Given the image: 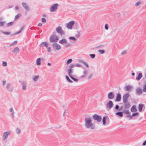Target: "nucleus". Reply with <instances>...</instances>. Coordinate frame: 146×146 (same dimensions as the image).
Here are the masks:
<instances>
[{
  "mask_svg": "<svg viewBox=\"0 0 146 146\" xmlns=\"http://www.w3.org/2000/svg\"><path fill=\"white\" fill-rule=\"evenodd\" d=\"M92 119L90 117H85V125L87 128H91L92 129H95V127L94 125L92 122Z\"/></svg>",
  "mask_w": 146,
  "mask_h": 146,
  "instance_id": "1",
  "label": "nucleus"
},
{
  "mask_svg": "<svg viewBox=\"0 0 146 146\" xmlns=\"http://www.w3.org/2000/svg\"><path fill=\"white\" fill-rule=\"evenodd\" d=\"M59 38V36L57 35V33L54 32L50 36L49 40L51 42H57Z\"/></svg>",
  "mask_w": 146,
  "mask_h": 146,
  "instance_id": "2",
  "label": "nucleus"
},
{
  "mask_svg": "<svg viewBox=\"0 0 146 146\" xmlns=\"http://www.w3.org/2000/svg\"><path fill=\"white\" fill-rule=\"evenodd\" d=\"M19 82L21 84L22 90H26L27 87V82L25 81H22L21 80H19Z\"/></svg>",
  "mask_w": 146,
  "mask_h": 146,
  "instance_id": "3",
  "label": "nucleus"
},
{
  "mask_svg": "<svg viewBox=\"0 0 146 146\" xmlns=\"http://www.w3.org/2000/svg\"><path fill=\"white\" fill-rule=\"evenodd\" d=\"M56 33H57L60 34L61 36L62 35H64V33L62 29V28L60 26H59L56 29Z\"/></svg>",
  "mask_w": 146,
  "mask_h": 146,
  "instance_id": "4",
  "label": "nucleus"
},
{
  "mask_svg": "<svg viewBox=\"0 0 146 146\" xmlns=\"http://www.w3.org/2000/svg\"><path fill=\"white\" fill-rule=\"evenodd\" d=\"M58 6V5L57 3H55L53 4L50 7V11L51 12L55 11L57 10Z\"/></svg>",
  "mask_w": 146,
  "mask_h": 146,
  "instance_id": "5",
  "label": "nucleus"
},
{
  "mask_svg": "<svg viewBox=\"0 0 146 146\" xmlns=\"http://www.w3.org/2000/svg\"><path fill=\"white\" fill-rule=\"evenodd\" d=\"M93 118L98 122H100L102 119V117L100 116L97 114H95L93 115Z\"/></svg>",
  "mask_w": 146,
  "mask_h": 146,
  "instance_id": "6",
  "label": "nucleus"
},
{
  "mask_svg": "<svg viewBox=\"0 0 146 146\" xmlns=\"http://www.w3.org/2000/svg\"><path fill=\"white\" fill-rule=\"evenodd\" d=\"M7 90L10 92H12L13 90V87L10 83H7L6 85Z\"/></svg>",
  "mask_w": 146,
  "mask_h": 146,
  "instance_id": "7",
  "label": "nucleus"
},
{
  "mask_svg": "<svg viewBox=\"0 0 146 146\" xmlns=\"http://www.w3.org/2000/svg\"><path fill=\"white\" fill-rule=\"evenodd\" d=\"M74 23V21H71L69 22L67 24L66 27L68 29H72V26L73 25Z\"/></svg>",
  "mask_w": 146,
  "mask_h": 146,
  "instance_id": "8",
  "label": "nucleus"
},
{
  "mask_svg": "<svg viewBox=\"0 0 146 146\" xmlns=\"http://www.w3.org/2000/svg\"><path fill=\"white\" fill-rule=\"evenodd\" d=\"M129 96V95L128 93L124 95L123 97V103H126V102H128V98Z\"/></svg>",
  "mask_w": 146,
  "mask_h": 146,
  "instance_id": "9",
  "label": "nucleus"
},
{
  "mask_svg": "<svg viewBox=\"0 0 146 146\" xmlns=\"http://www.w3.org/2000/svg\"><path fill=\"white\" fill-rule=\"evenodd\" d=\"M10 134V131H7L4 132L3 133V140L5 141L6 139L7 138L8 136Z\"/></svg>",
  "mask_w": 146,
  "mask_h": 146,
  "instance_id": "10",
  "label": "nucleus"
},
{
  "mask_svg": "<svg viewBox=\"0 0 146 146\" xmlns=\"http://www.w3.org/2000/svg\"><path fill=\"white\" fill-rule=\"evenodd\" d=\"M113 104L111 100L109 101L106 105V107L107 109H111L113 106Z\"/></svg>",
  "mask_w": 146,
  "mask_h": 146,
  "instance_id": "11",
  "label": "nucleus"
},
{
  "mask_svg": "<svg viewBox=\"0 0 146 146\" xmlns=\"http://www.w3.org/2000/svg\"><path fill=\"white\" fill-rule=\"evenodd\" d=\"M52 47L54 50H60L61 48V46L57 43H54L52 44Z\"/></svg>",
  "mask_w": 146,
  "mask_h": 146,
  "instance_id": "12",
  "label": "nucleus"
},
{
  "mask_svg": "<svg viewBox=\"0 0 146 146\" xmlns=\"http://www.w3.org/2000/svg\"><path fill=\"white\" fill-rule=\"evenodd\" d=\"M115 96V95L113 92H111L109 93L108 95V98L110 100L113 99Z\"/></svg>",
  "mask_w": 146,
  "mask_h": 146,
  "instance_id": "13",
  "label": "nucleus"
},
{
  "mask_svg": "<svg viewBox=\"0 0 146 146\" xmlns=\"http://www.w3.org/2000/svg\"><path fill=\"white\" fill-rule=\"evenodd\" d=\"M22 6L27 11H29V7L27 3L25 2H23L22 3Z\"/></svg>",
  "mask_w": 146,
  "mask_h": 146,
  "instance_id": "14",
  "label": "nucleus"
},
{
  "mask_svg": "<svg viewBox=\"0 0 146 146\" xmlns=\"http://www.w3.org/2000/svg\"><path fill=\"white\" fill-rule=\"evenodd\" d=\"M136 93L138 95H140L142 93V89L138 88L136 89Z\"/></svg>",
  "mask_w": 146,
  "mask_h": 146,
  "instance_id": "15",
  "label": "nucleus"
},
{
  "mask_svg": "<svg viewBox=\"0 0 146 146\" xmlns=\"http://www.w3.org/2000/svg\"><path fill=\"white\" fill-rule=\"evenodd\" d=\"M131 88V87L130 85L125 86L123 88L124 90L126 91H130Z\"/></svg>",
  "mask_w": 146,
  "mask_h": 146,
  "instance_id": "16",
  "label": "nucleus"
},
{
  "mask_svg": "<svg viewBox=\"0 0 146 146\" xmlns=\"http://www.w3.org/2000/svg\"><path fill=\"white\" fill-rule=\"evenodd\" d=\"M88 70H84L83 72V75L81 76H80V78H83L86 77L88 74Z\"/></svg>",
  "mask_w": 146,
  "mask_h": 146,
  "instance_id": "17",
  "label": "nucleus"
},
{
  "mask_svg": "<svg viewBox=\"0 0 146 146\" xmlns=\"http://www.w3.org/2000/svg\"><path fill=\"white\" fill-rule=\"evenodd\" d=\"M39 46L40 47H45L46 48H47L48 46V44L46 42H42L40 44Z\"/></svg>",
  "mask_w": 146,
  "mask_h": 146,
  "instance_id": "18",
  "label": "nucleus"
},
{
  "mask_svg": "<svg viewBox=\"0 0 146 146\" xmlns=\"http://www.w3.org/2000/svg\"><path fill=\"white\" fill-rule=\"evenodd\" d=\"M121 95L119 93H118L117 94L116 99L115 100V101L119 102L121 100Z\"/></svg>",
  "mask_w": 146,
  "mask_h": 146,
  "instance_id": "19",
  "label": "nucleus"
},
{
  "mask_svg": "<svg viewBox=\"0 0 146 146\" xmlns=\"http://www.w3.org/2000/svg\"><path fill=\"white\" fill-rule=\"evenodd\" d=\"M67 42V40L66 38H63L59 40V42L61 44H66Z\"/></svg>",
  "mask_w": 146,
  "mask_h": 146,
  "instance_id": "20",
  "label": "nucleus"
},
{
  "mask_svg": "<svg viewBox=\"0 0 146 146\" xmlns=\"http://www.w3.org/2000/svg\"><path fill=\"white\" fill-rule=\"evenodd\" d=\"M124 107L125 109H128L130 106V104L128 102H127L126 103H124Z\"/></svg>",
  "mask_w": 146,
  "mask_h": 146,
  "instance_id": "21",
  "label": "nucleus"
},
{
  "mask_svg": "<svg viewBox=\"0 0 146 146\" xmlns=\"http://www.w3.org/2000/svg\"><path fill=\"white\" fill-rule=\"evenodd\" d=\"M144 106V104H139L138 105V109L139 111L141 112L142 111V109Z\"/></svg>",
  "mask_w": 146,
  "mask_h": 146,
  "instance_id": "22",
  "label": "nucleus"
},
{
  "mask_svg": "<svg viewBox=\"0 0 146 146\" xmlns=\"http://www.w3.org/2000/svg\"><path fill=\"white\" fill-rule=\"evenodd\" d=\"M131 111L133 112H136L137 110L136 108V106L135 105L133 106L131 109Z\"/></svg>",
  "mask_w": 146,
  "mask_h": 146,
  "instance_id": "23",
  "label": "nucleus"
},
{
  "mask_svg": "<svg viewBox=\"0 0 146 146\" xmlns=\"http://www.w3.org/2000/svg\"><path fill=\"white\" fill-rule=\"evenodd\" d=\"M142 77V74L141 73H139L138 76L136 77V80H139Z\"/></svg>",
  "mask_w": 146,
  "mask_h": 146,
  "instance_id": "24",
  "label": "nucleus"
},
{
  "mask_svg": "<svg viewBox=\"0 0 146 146\" xmlns=\"http://www.w3.org/2000/svg\"><path fill=\"white\" fill-rule=\"evenodd\" d=\"M80 62L83 64L85 65L87 68H88L89 67V66L88 63L83 60H80Z\"/></svg>",
  "mask_w": 146,
  "mask_h": 146,
  "instance_id": "25",
  "label": "nucleus"
},
{
  "mask_svg": "<svg viewBox=\"0 0 146 146\" xmlns=\"http://www.w3.org/2000/svg\"><path fill=\"white\" fill-rule=\"evenodd\" d=\"M67 72L68 73V75L70 76V77L71 76H72L71 74H72L73 72L72 70L70 69H68L67 70Z\"/></svg>",
  "mask_w": 146,
  "mask_h": 146,
  "instance_id": "26",
  "label": "nucleus"
},
{
  "mask_svg": "<svg viewBox=\"0 0 146 146\" xmlns=\"http://www.w3.org/2000/svg\"><path fill=\"white\" fill-rule=\"evenodd\" d=\"M12 51L13 53H18L19 51V49L18 47H16Z\"/></svg>",
  "mask_w": 146,
  "mask_h": 146,
  "instance_id": "27",
  "label": "nucleus"
},
{
  "mask_svg": "<svg viewBox=\"0 0 146 146\" xmlns=\"http://www.w3.org/2000/svg\"><path fill=\"white\" fill-rule=\"evenodd\" d=\"M24 27H25L24 26H22L21 29L19 31L17 32V33H15V34L13 35H12L19 34L20 33H21V32L22 30L24 29Z\"/></svg>",
  "mask_w": 146,
  "mask_h": 146,
  "instance_id": "28",
  "label": "nucleus"
},
{
  "mask_svg": "<svg viewBox=\"0 0 146 146\" xmlns=\"http://www.w3.org/2000/svg\"><path fill=\"white\" fill-rule=\"evenodd\" d=\"M9 111L10 112L12 113V116L13 118H14L15 115L14 114V111L12 108H11L9 109Z\"/></svg>",
  "mask_w": 146,
  "mask_h": 146,
  "instance_id": "29",
  "label": "nucleus"
},
{
  "mask_svg": "<svg viewBox=\"0 0 146 146\" xmlns=\"http://www.w3.org/2000/svg\"><path fill=\"white\" fill-rule=\"evenodd\" d=\"M116 114L121 117H122L123 115V112H117L116 113Z\"/></svg>",
  "mask_w": 146,
  "mask_h": 146,
  "instance_id": "30",
  "label": "nucleus"
},
{
  "mask_svg": "<svg viewBox=\"0 0 146 146\" xmlns=\"http://www.w3.org/2000/svg\"><path fill=\"white\" fill-rule=\"evenodd\" d=\"M41 58H38L36 60V63L38 65H40L41 64L40 62Z\"/></svg>",
  "mask_w": 146,
  "mask_h": 146,
  "instance_id": "31",
  "label": "nucleus"
},
{
  "mask_svg": "<svg viewBox=\"0 0 146 146\" xmlns=\"http://www.w3.org/2000/svg\"><path fill=\"white\" fill-rule=\"evenodd\" d=\"M39 77V75H37L35 76L33 78V81H37Z\"/></svg>",
  "mask_w": 146,
  "mask_h": 146,
  "instance_id": "32",
  "label": "nucleus"
},
{
  "mask_svg": "<svg viewBox=\"0 0 146 146\" xmlns=\"http://www.w3.org/2000/svg\"><path fill=\"white\" fill-rule=\"evenodd\" d=\"M66 78L67 80L70 83H72L73 82V81L70 80V78H69L68 76L66 75Z\"/></svg>",
  "mask_w": 146,
  "mask_h": 146,
  "instance_id": "33",
  "label": "nucleus"
},
{
  "mask_svg": "<svg viewBox=\"0 0 146 146\" xmlns=\"http://www.w3.org/2000/svg\"><path fill=\"white\" fill-rule=\"evenodd\" d=\"M122 112H123V113L125 114H129V111L128 110H125L124 109L123 110V111H122Z\"/></svg>",
  "mask_w": 146,
  "mask_h": 146,
  "instance_id": "34",
  "label": "nucleus"
},
{
  "mask_svg": "<svg viewBox=\"0 0 146 146\" xmlns=\"http://www.w3.org/2000/svg\"><path fill=\"white\" fill-rule=\"evenodd\" d=\"M21 130L19 128H17L16 130V133L17 134H19L20 133Z\"/></svg>",
  "mask_w": 146,
  "mask_h": 146,
  "instance_id": "35",
  "label": "nucleus"
},
{
  "mask_svg": "<svg viewBox=\"0 0 146 146\" xmlns=\"http://www.w3.org/2000/svg\"><path fill=\"white\" fill-rule=\"evenodd\" d=\"M21 16V15L19 14H18L15 16V17L14 20H15L18 19Z\"/></svg>",
  "mask_w": 146,
  "mask_h": 146,
  "instance_id": "36",
  "label": "nucleus"
},
{
  "mask_svg": "<svg viewBox=\"0 0 146 146\" xmlns=\"http://www.w3.org/2000/svg\"><path fill=\"white\" fill-rule=\"evenodd\" d=\"M72 59H69L67 61L66 64L67 65L69 64L70 63H71L72 62Z\"/></svg>",
  "mask_w": 146,
  "mask_h": 146,
  "instance_id": "37",
  "label": "nucleus"
},
{
  "mask_svg": "<svg viewBox=\"0 0 146 146\" xmlns=\"http://www.w3.org/2000/svg\"><path fill=\"white\" fill-rule=\"evenodd\" d=\"M98 52L100 54H103L105 52V51L104 50L101 49L99 50H98Z\"/></svg>",
  "mask_w": 146,
  "mask_h": 146,
  "instance_id": "38",
  "label": "nucleus"
},
{
  "mask_svg": "<svg viewBox=\"0 0 146 146\" xmlns=\"http://www.w3.org/2000/svg\"><path fill=\"white\" fill-rule=\"evenodd\" d=\"M106 117H104L102 119V121L103 125L105 124L106 123Z\"/></svg>",
  "mask_w": 146,
  "mask_h": 146,
  "instance_id": "39",
  "label": "nucleus"
},
{
  "mask_svg": "<svg viewBox=\"0 0 146 146\" xmlns=\"http://www.w3.org/2000/svg\"><path fill=\"white\" fill-rule=\"evenodd\" d=\"M17 43V41H14L10 45V46H13L16 44Z\"/></svg>",
  "mask_w": 146,
  "mask_h": 146,
  "instance_id": "40",
  "label": "nucleus"
},
{
  "mask_svg": "<svg viewBox=\"0 0 146 146\" xmlns=\"http://www.w3.org/2000/svg\"><path fill=\"white\" fill-rule=\"evenodd\" d=\"M143 91L144 92H146V84L143 86Z\"/></svg>",
  "mask_w": 146,
  "mask_h": 146,
  "instance_id": "41",
  "label": "nucleus"
},
{
  "mask_svg": "<svg viewBox=\"0 0 146 146\" xmlns=\"http://www.w3.org/2000/svg\"><path fill=\"white\" fill-rule=\"evenodd\" d=\"M75 82H78V79H76L73 77L72 76L70 77Z\"/></svg>",
  "mask_w": 146,
  "mask_h": 146,
  "instance_id": "42",
  "label": "nucleus"
},
{
  "mask_svg": "<svg viewBox=\"0 0 146 146\" xmlns=\"http://www.w3.org/2000/svg\"><path fill=\"white\" fill-rule=\"evenodd\" d=\"M92 74L91 73L90 74L88 77L87 78L88 80L90 79L92 77Z\"/></svg>",
  "mask_w": 146,
  "mask_h": 146,
  "instance_id": "43",
  "label": "nucleus"
},
{
  "mask_svg": "<svg viewBox=\"0 0 146 146\" xmlns=\"http://www.w3.org/2000/svg\"><path fill=\"white\" fill-rule=\"evenodd\" d=\"M90 56L91 58L92 59L94 58L96 56V55L94 54H90Z\"/></svg>",
  "mask_w": 146,
  "mask_h": 146,
  "instance_id": "44",
  "label": "nucleus"
},
{
  "mask_svg": "<svg viewBox=\"0 0 146 146\" xmlns=\"http://www.w3.org/2000/svg\"><path fill=\"white\" fill-rule=\"evenodd\" d=\"M64 46L66 48L68 47L71 46V44L70 43H67Z\"/></svg>",
  "mask_w": 146,
  "mask_h": 146,
  "instance_id": "45",
  "label": "nucleus"
},
{
  "mask_svg": "<svg viewBox=\"0 0 146 146\" xmlns=\"http://www.w3.org/2000/svg\"><path fill=\"white\" fill-rule=\"evenodd\" d=\"M75 66V65L74 64H70L69 67V68L72 69Z\"/></svg>",
  "mask_w": 146,
  "mask_h": 146,
  "instance_id": "46",
  "label": "nucleus"
},
{
  "mask_svg": "<svg viewBox=\"0 0 146 146\" xmlns=\"http://www.w3.org/2000/svg\"><path fill=\"white\" fill-rule=\"evenodd\" d=\"M13 23L12 22H10L7 23V26H10L12 25Z\"/></svg>",
  "mask_w": 146,
  "mask_h": 146,
  "instance_id": "47",
  "label": "nucleus"
},
{
  "mask_svg": "<svg viewBox=\"0 0 146 146\" xmlns=\"http://www.w3.org/2000/svg\"><path fill=\"white\" fill-rule=\"evenodd\" d=\"M127 51L125 50L123 51L121 53V54L122 55H124L125 54L127 53Z\"/></svg>",
  "mask_w": 146,
  "mask_h": 146,
  "instance_id": "48",
  "label": "nucleus"
},
{
  "mask_svg": "<svg viewBox=\"0 0 146 146\" xmlns=\"http://www.w3.org/2000/svg\"><path fill=\"white\" fill-rule=\"evenodd\" d=\"M2 32L4 34L6 35H9L11 33L9 32Z\"/></svg>",
  "mask_w": 146,
  "mask_h": 146,
  "instance_id": "49",
  "label": "nucleus"
},
{
  "mask_svg": "<svg viewBox=\"0 0 146 146\" xmlns=\"http://www.w3.org/2000/svg\"><path fill=\"white\" fill-rule=\"evenodd\" d=\"M2 65L4 66H7V62H6L3 61Z\"/></svg>",
  "mask_w": 146,
  "mask_h": 146,
  "instance_id": "50",
  "label": "nucleus"
},
{
  "mask_svg": "<svg viewBox=\"0 0 146 146\" xmlns=\"http://www.w3.org/2000/svg\"><path fill=\"white\" fill-rule=\"evenodd\" d=\"M69 39L70 40H76V38L73 37H70Z\"/></svg>",
  "mask_w": 146,
  "mask_h": 146,
  "instance_id": "51",
  "label": "nucleus"
},
{
  "mask_svg": "<svg viewBox=\"0 0 146 146\" xmlns=\"http://www.w3.org/2000/svg\"><path fill=\"white\" fill-rule=\"evenodd\" d=\"M105 28L106 30H108V25L107 24H105Z\"/></svg>",
  "mask_w": 146,
  "mask_h": 146,
  "instance_id": "52",
  "label": "nucleus"
},
{
  "mask_svg": "<svg viewBox=\"0 0 146 146\" xmlns=\"http://www.w3.org/2000/svg\"><path fill=\"white\" fill-rule=\"evenodd\" d=\"M5 22L3 21H0V26H3L5 24Z\"/></svg>",
  "mask_w": 146,
  "mask_h": 146,
  "instance_id": "53",
  "label": "nucleus"
},
{
  "mask_svg": "<svg viewBox=\"0 0 146 146\" xmlns=\"http://www.w3.org/2000/svg\"><path fill=\"white\" fill-rule=\"evenodd\" d=\"M140 3L141 2H138L136 3L135 5V6L136 7H138L140 4Z\"/></svg>",
  "mask_w": 146,
  "mask_h": 146,
  "instance_id": "54",
  "label": "nucleus"
},
{
  "mask_svg": "<svg viewBox=\"0 0 146 146\" xmlns=\"http://www.w3.org/2000/svg\"><path fill=\"white\" fill-rule=\"evenodd\" d=\"M74 65L75 66L77 67H81V65L79 64H77Z\"/></svg>",
  "mask_w": 146,
  "mask_h": 146,
  "instance_id": "55",
  "label": "nucleus"
},
{
  "mask_svg": "<svg viewBox=\"0 0 146 146\" xmlns=\"http://www.w3.org/2000/svg\"><path fill=\"white\" fill-rule=\"evenodd\" d=\"M138 114V113H137V112L135 113H133L132 114V115H131V116L132 117L133 116H136Z\"/></svg>",
  "mask_w": 146,
  "mask_h": 146,
  "instance_id": "56",
  "label": "nucleus"
},
{
  "mask_svg": "<svg viewBox=\"0 0 146 146\" xmlns=\"http://www.w3.org/2000/svg\"><path fill=\"white\" fill-rule=\"evenodd\" d=\"M43 23H45L46 22V19L45 18H42L41 19Z\"/></svg>",
  "mask_w": 146,
  "mask_h": 146,
  "instance_id": "57",
  "label": "nucleus"
},
{
  "mask_svg": "<svg viewBox=\"0 0 146 146\" xmlns=\"http://www.w3.org/2000/svg\"><path fill=\"white\" fill-rule=\"evenodd\" d=\"M47 50L48 52H51L50 47H48L47 48Z\"/></svg>",
  "mask_w": 146,
  "mask_h": 146,
  "instance_id": "58",
  "label": "nucleus"
},
{
  "mask_svg": "<svg viewBox=\"0 0 146 146\" xmlns=\"http://www.w3.org/2000/svg\"><path fill=\"white\" fill-rule=\"evenodd\" d=\"M78 34L76 35L75 36L77 38H78L80 36V33L79 32H78Z\"/></svg>",
  "mask_w": 146,
  "mask_h": 146,
  "instance_id": "59",
  "label": "nucleus"
},
{
  "mask_svg": "<svg viewBox=\"0 0 146 146\" xmlns=\"http://www.w3.org/2000/svg\"><path fill=\"white\" fill-rule=\"evenodd\" d=\"M129 114L126 115V116L127 117H130L131 118H132V117L131 116V115L130 114Z\"/></svg>",
  "mask_w": 146,
  "mask_h": 146,
  "instance_id": "60",
  "label": "nucleus"
},
{
  "mask_svg": "<svg viewBox=\"0 0 146 146\" xmlns=\"http://www.w3.org/2000/svg\"><path fill=\"white\" fill-rule=\"evenodd\" d=\"M119 106H118V105H116V106H115V108L117 110L119 109Z\"/></svg>",
  "mask_w": 146,
  "mask_h": 146,
  "instance_id": "61",
  "label": "nucleus"
},
{
  "mask_svg": "<svg viewBox=\"0 0 146 146\" xmlns=\"http://www.w3.org/2000/svg\"><path fill=\"white\" fill-rule=\"evenodd\" d=\"M143 145L145 146L146 145V140L142 144Z\"/></svg>",
  "mask_w": 146,
  "mask_h": 146,
  "instance_id": "62",
  "label": "nucleus"
},
{
  "mask_svg": "<svg viewBox=\"0 0 146 146\" xmlns=\"http://www.w3.org/2000/svg\"><path fill=\"white\" fill-rule=\"evenodd\" d=\"M2 82H3V85H4L6 83V81H5V80H3V81Z\"/></svg>",
  "mask_w": 146,
  "mask_h": 146,
  "instance_id": "63",
  "label": "nucleus"
},
{
  "mask_svg": "<svg viewBox=\"0 0 146 146\" xmlns=\"http://www.w3.org/2000/svg\"><path fill=\"white\" fill-rule=\"evenodd\" d=\"M19 9V7L18 6H16L15 7V9L17 10H18Z\"/></svg>",
  "mask_w": 146,
  "mask_h": 146,
  "instance_id": "64",
  "label": "nucleus"
}]
</instances>
